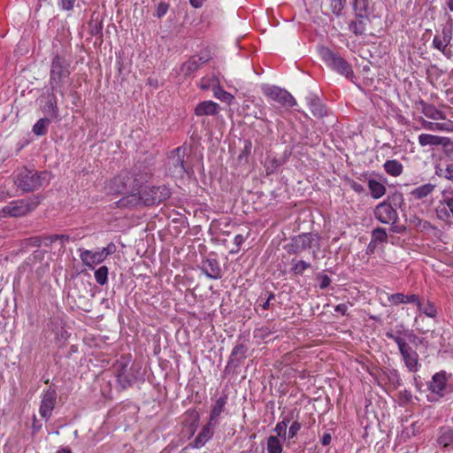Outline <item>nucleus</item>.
Wrapping results in <instances>:
<instances>
[{
    "label": "nucleus",
    "mask_w": 453,
    "mask_h": 453,
    "mask_svg": "<svg viewBox=\"0 0 453 453\" xmlns=\"http://www.w3.org/2000/svg\"><path fill=\"white\" fill-rule=\"evenodd\" d=\"M152 176L151 169L142 166V164L135 165L131 172H124L113 178L111 189L122 194L124 196L140 192L142 185Z\"/></svg>",
    "instance_id": "nucleus-1"
},
{
    "label": "nucleus",
    "mask_w": 453,
    "mask_h": 453,
    "mask_svg": "<svg viewBox=\"0 0 453 453\" xmlns=\"http://www.w3.org/2000/svg\"><path fill=\"white\" fill-rule=\"evenodd\" d=\"M171 196V191L165 185L146 186L137 194L127 195L118 201V207H134L137 205L152 206L165 202Z\"/></svg>",
    "instance_id": "nucleus-2"
},
{
    "label": "nucleus",
    "mask_w": 453,
    "mask_h": 453,
    "mask_svg": "<svg viewBox=\"0 0 453 453\" xmlns=\"http://www.w3.org/2000/svg\"><path fill=\"white\" fill-rule=\"evenodd\" d=\"M71 62L65 56L56 55L51 59L49 86L52 92L64 96L65 88L70 82Z\"/></svg>",
    "instance_id": "nucleus-3"
},
{
    "label": "nucleus",
    "mask_w": 453,
    "mask_h": 453,
    "mask_svg": "<svg viewBox=\"0 0 453 453\" xmlns=\"http://www.w3.org/2000/svg\"><path fill=\"white\" fill-rule=\"evenodd\" d=\"M50 174L26 167L19 171L14 177L15 185L24 192H33L49 183Z\"/></svg>",
    "instance_id": "nucleus-4"
},
{
    "label": "nucleus",
    "mask_w": 453,
    "mask_h": 453,
    "mask_svg": "<svg viewBox=\"0 0 453 453\" xmlns=\"http://www.w3.org/2000/svg\"><path fill=\"white\" fill-rule=\"evenodd\" d=\"M385 335L397 344L400 354L409 371L417 372L418 367V354L407 343L406 340L401 336L402 333L400 329H397L395 333L392 330L387 331Z\"/></svg>",
    "instance_id": "nucleus-5"
},
{
    "label": "nucleus",
    "mask_w": 453,
    "mask_h": 453,
    "mask_svg": "<svg viewBox=\"0 0 453 453\" xmlns=\"http://www.w3.org/2000/svg\"><path fill=\"white\" fill-rule=\"evenodd\" d=\"M320 56L326 64L334 71L349 80L354 77L351 65L340 54L334 52L328 48H322L320 50Z\"/></svg>",
    "instance_id": "nucleus-6"
},
{
    "label": "nucleus",
    "mask_w": 453,
    "mask_h": 453,
    "mask_svg": "<svg viewBox=\"0 0 453 453\" xmlns=\"http://www.w3.org/2000/svg\"><path fill=\"white\" fill-rule=\"evenodd\" d=\"M186 148L180 146L173 150L167 157L165 167L168 175L174 178H182L188 173L184 161Z\"/></svg>",
    "instance_id": "nucleus-7"
},
{
    "label": "nucleus",
    "mask_w": 453,
    "mask_h": 453,
    "mask_svg": "<svg viewBox=\"0 0 453 453\" xmlns=\"http://www.w3.org/2000/svg\"><path fill=\"white\" fill-rule=\"evenodd\" d=\"M40 202L41 200L38 196L29 197L27 200L14 201L4 207L1 213L4 216L22 217L35 210Z\"/></svg>",
    "instance_id": "nucleus-8"
},
{
    "label": "nucleus",
    "mask_w": 453,
    "mask_h": 453,
    "mask_svg": "<svg viewBox=\"0 0 453 453\" xmlns=\"http://www.w3.org/2000/svg\"><path fill=\"white\" fill-rule=\"evenodd\" d=\"M114 369L118 382L122 388L130 387L135 381L134 368V366H129V360L127 358L122 357L120 360H118Z\"/></svg>",
    "instance_id": "nucleus-9"
},
{
    "label": "nucleus",
    "mask_w": 453,
    "mask_h": 453,
    "mask_svg": "<svg viewBox=\"0 0 453 453\" xmlns=\"http://www.w3.org/2000/svg\"><path fill=\"white\" fill-rule=\"evenodd\" d=\"M262 90L267 97L278 102L283 106L293 107L296 104V101L293 96L280 87L265 85L263 86Z\"/></svg>",
    "instance_id": "nucleus-10"
},
{
    "label": "nucleus",
    "mask_w": 453,
    "mask_h": 453,
    "mask_svg": "<svg viewBox=\"0 0 453 453\" xmlns=\"http://www.w3.org/2000/svg\"><path fill=\"white\" fill-rule=\"evenodd\" d=\"M376 219L383 224L395 223L397 219L396 211L390 203L386 202L380 203L374 210Z\"/></svg>",
    "instance_id": "nucleus-11"
},
{
    "label": "nucleus",
    "mask_w": 453,
    "mask_h": 453,
    "mask_svg": "<svg viewBox=\"0 0 453 453\" xmlns=\"http://www.w3.org/2000/svg\"><path fill=\"white\" fill-rule=\"evenodd\" d=\"M200 270L210 279L219 280L222 277L221 267L219 261L215 258L208 257L203 259L201 263Z\"/></svg>",
    "instance_id": "nucleus-12"
},
{
    "label": "nucleus",
    "mask_w": 453,
    "mask_h": 453,
    "mask_svg": "<svg viewBox=\"0 0 453 453\" xmlns=\"http://www.w3.org/2000/svg\"><path fill=\"white\" fill-rule=\"evenodd\" d=\"M56 395H57L54 390L48 389L42 396L39 412L42 418H45L46 420L50 418L55 407Z\"/></svg>",
    "instance_id": "nucleus-13"
},
{
    "label": "nucleus",
    "mask_w": 453,
    "mask_h": 453,
    "mask_svg": "<svg viewBox=\"0 0 453 453\" xmlns=\"http://www.w3.org/2000/svg\"><path fill=\"white\" fill-rule=\"evenodd\" d=\"M248 347L243 343L236 344L230 354L226 369H235L247 357Z\"/></svg>",
    "instance_id": "nucleus-14"
},
{
    "label": "nucleus",
    "mask_w": 453,
    "mask_h": 453,
    "mask_svg": "<svg viewBox=\"0 0 453 453\" xmlns=\"http://www.w3.org/2000/svg\"><path fill=\"white\" fill-rule=\"evenodd\" d=\"M315 234L306 233L299 234L292 240V249L295 253H300L307 249H311L313 242L315 241Z\"/></svg>",
    "instance_id": "nucleus-15"
},
{
    "label": "nucleus",
    "mask_w": 453,
    "mask_h": 453,
    "mask_svg": "<svg viewBox=\"0 0 453 453\" xmlns=\"http://www.w3.org/2000/svg\"><path fill=\"white\" fill-rule=\"evenodd\" d=\"M207 61L208 58H206L201 56H193L181 65L180 72L185 76H190L199 68H201L203 65H204Z\"/></svg>",
    "instance_id": "nucleus-16"
},
{
    "label": "nucleus",
    "mask_w": 453,
    "mask_h": 453,
    "mask_svg": "<svg viewBox=\"0 0 453 453\" xmlns=\"http://www.w3.org/2000/svg\"><path fill=\"white\" fill-rule=\"evenodd\" d=\"M80 251L81 260L86 266L89 268H93L94 265L100 264L105 260L104 251H102V250L96 251L80 250Z\"/></svg>",
    "instance_id": "nucleus-17"
},
{
    "label": "nucleus",
    "mask_w": 453,
    "mask_h": 453,
    "mask_svg": "<svg viewBox=\"0 0 453 453\" xmlns=\"http://www.w3.org/2000/svg\"><path fill=\"white\" fill-rule=\"evenodd\" d=\"M220 106L213 101H203L195 108V114L201 116H215L219 112Z\"/></svg>",
    "instance_id": "nucleus-18"
},
{
    "label": "nucleus",
    "mask_w": 453,
    "mask_h": 453,
    "mask_svg": "<svg viewBox=\"0 0 453 453\" xmlns=\"http://www.w3.org/2000/svg\"><path fill=\"white\" fill-rule=\"evenodd\" d=\"M226 400H227V396L222 395L219 398H218L216 403L213 404V406L211 408V415H210V420H209L210 425L216 426L219 424V418L220 414L225 410Z\"/></svg>",
    "instance_id": "nucleus-19"
},
{
    "label": "nucleus",
    "mask_w": 453,
    "mask_h": 453,
    "mask_svg": "<svg viewBox=\"0 0 453 453\" xmlns=\"http://www.w3.org/2000/svg\"><path fill=\"white\" fill-rule=\"evenodd\" d=\"M57 92H50L47 96V101L43 106V111L49 116L50 119H58V108L56 97Z\"/></svg>",
    "instance_id": "nucleus-20"
},
{
    "label": "nucleus",
    "mask_w": 453,
    "mask_h": 453,
    "mask_svg": "<svg viewBox=\"0 0 453 453\" xmlns=\"http://www.w3.org/2000/svg\"><path fill=\"white\" fill-rule=\"evenodd\" d=\"M446 386V374L444 372L435 373L429 385V389L435 394L443 395Z\"/></svg>",
    "instance_id": "nucleus-21"
},
{
    "label": "nucleus",
    "mask_w": 453,
    "mask_h": 453,
    "mask_svg": "<svg viewBox=\"0 0 453 453\" xmlns=\"http://www.w3.org/2000/svg\"><path fill=\"white\" fill-rule=\"evenodd\" d=\"M213 425H210V422H208L207 425H205L201 432L198 434V435L196 437L194 441L192 442V446L194 448H200L205 444L206 441H208L213 435L212 431Z\"/></svg>",
    "instance_id": "nucleus-22"
},
{
    "label": "nucleus",
    "mask_w": 453,
    "mask_h": 453,
    "mask_svg": "<svg viewBox=\"0 0 453 453\" xmlns=\"http://www.w3.org/2000/svg\"><path fill=\"white\" fill-rule=\"evenodd\" d=\"M306 100L314 116L322 118L326 114L325 106L319 102V98L316 95L311 94L306 97Z\"/></svg>",
    "instance_id": "nucleus-23"
},
{
    "label": "nucleus",
    "mask_w": 453,
    "mask_h": 453,
    "mask_svg": "<svg viewBox=\"0 0 453 453\" xmlns=\"http://www.w3.org/2000/svg\"><path fill=\"white\" fill-rule=\"evenodd\" d=\"M419 104L421 106V111L427 118L432 119H444V114L437 110L433 104H428L424 101H420Z\"/></svg>",
    "instance_id": "nucleus-24"
},
{
    "label": "nucleus",
    "mask_w": 453,
    "mask_h": 453,
    "mask_svg": "<svg viewBox=\"0 0 453 453\" xmlns=\"http://www.w3.org/2000/svg\"><path fill=\"white\" fill-rule=\"evenodd\" d=\"M445 137L429 134H421L418 135V143L422 147L426 146H439L442 145Z\"/></svg>",
    "instance_id": "nucleus-25"
},
{
    "label": "nucleus",
    "mask_w": 453,
    "mask_h": 453,
    "mask_svg": "<svg viewBox=\"0 0 453 453\" xmlns=\"http://www.w3.org/2000/svg\"><path fill=\"white\" fill-rule=\"evenodd\" d=\"M421 127L430 131H450L453 128L451 127V123H434L425 119L421 118L419 119Z\"/></svg>",
    "instance_id": "nucleus-26"
},
{
    "label": "nucleus",
    "mask_w": 453,
    "mask_h": 453,
    "mask_svg": "<svg viewBox=\"0 0 453 453\" xmlns=\"http://www.w3.org/2000/svg\"><path fill=\"white\" fill-rule=\"evenodd\" d=\"M437 443L442 449H453V428H447L441 432L437 439Z\"/></svg>",
    "instance_id": "nucleus-27"
},
{
    "label": "nucleus",
    "mask_w": 453,
    "mask_h": 453,
    "mask_svg": "<svg viewBox=\"0 0 453 453\" xmlns=\"http://www.w3.org/2000/svg\"><path fill=\"white\" fill-rule=\"evenodd\" d=\"M51 122V119L50 118H42L40 119L32 128L33 133L37 136H42L47 134L49 126Z\"/></svg>",
    "instance_id": "nucleus-28"
},
{
    "label": "nucleus",
    "mask_w": 453,
    "mask_h": 453,
    "mask_svg": "<svg viewBox=\"0 0 453 453\" xmlns=\"http://www.w3.org/2000/svg\"><path fill=\"white\" fill-rule=\"evenodd\" d=\"M384 169L391 176H399L403 172V165L397 160H387L384 164Z\"/></svg>",
    "instance_id": "nucleus-29"
},
{
    "label": "nucleus",
    "mask_w": 453,
    "mask_h": 453,
    "mask_svg": "<svg viewBox=\"0 0 453 453\" xmlns=\"http://www.w3.org/2000/svg\"><path fill=\"white\" fill-rule=\"evenodd\" d=\"M368 188L371 191L372 196L375 199L380 198L386 193L385 186L375 180H369Z\"/></svg>",
    "instance_id": "nucleus-30"
},
{
    "label": "nucleus",
    "mask_w": 453,
    "mask_h": 453,
    "mask_svg": "<svg viewBox=\"0 0 453 453\" xmlns=\"http://www.w3.org/2000/svg\"><path fill=\"white\" fill-rule=\"evenodd\" d=\"M417 306L419 311L426 314L429 318H435L437 315V310L435 306L429 300H426L425 303L419 301Z\"/></svg>",
    "instance_id": "nucleus-31"
},
{
    "label": "nucleus",
    "mask_w": 453,
    "mask_h": 453,
    "mask_svg": "<svg viewBox=\"0 0 453 453\" xmlns=\"http://www.w3.org/2000/svg\"><path fill=\"white\" fill-rule=\"evenodd\" d=\"M434 188V185L425 184V185H422V186L415 188L411 192V195L417 199H422V198L427 196L430 193H432Z\"/></svg>",
    "instance_id": "nucleus-32"
},
{
    "label": "nucleus",
    "mask_w": 453,
    "mask_h": 453,
    "mask_svg": "<svg viewBox=\"0 0 453 453\" xmlns=\"http://www.w3.org/2000/svg\"><path fill=\"white\" fill-rule=\"evenodd\" d=\"M292 418H293V412L291 413L290 417L289 416L283 417L282 421L279 422L276 425L274 431L277 433V436H279V437L286 436L288 425L289 424V422L291 421Z\"/></svg>",
    "instance_id": "nucleus-33"
},
{
    "label": "nucleus",
    "mask_w": 453,
    "mask_h": 453,
    "mask_svg": "<svg viewBox=\"0 0 453 453\" xmlns=\"http://www.w3.org/2000/svg\"><path fill=\"white\" fill-rule=\"evenodd\" d=\"M243 143V149L238 156L239 164H246L248 162V157L252 149V142L250 140H245Z\"/></svg>",
    "instance_id": "nucleus-34"
},
{
    "label": "nucleus",
    "mask_w": 453,
    "mask_h": 453,
    "mask_svg": "<svg viewBox=\"0 0 453 453\" xmlns=\"http://www.w3.org/2000/svg\"><path fill=\"white\" fill-rule=\"evenodd\" d=\"M95 279L96 283H98L99 285H105L108 280V267L105 265L99 267L95 272Z\"/></svg>",
    "instance_id": "nucleus-35"
},
{
    "label": "nucleus",
    "mask_w": 453,
    "mask_h": 453,
    "mask_svg": "<svg viewBox=\"0 0 453 453\" xmlns=\"http://www.w3.org/2000/svg\"><path fill=\"white\" fill-rule=\"evenodd\" d=\"M267 451L268 453H281L282 447L279 439L276 436H270L267 441Z\"/></svg>",
    "instance_id": "nucleus-36"
},
{
    "label": "nucleus",
    "mask_w": 453,
    "mask_h": 453,
    "mask_svg": "<svg viewBox=\"0 0 453 453\" xmlns=\"http://www.w3.org/2000/svg\"><path fill=\"white\" fill-rule=\"evenodd\" d=\"M433 46L441 51L447 58L450 57L451 51L447 50L448 43L444 42L440 35H435L433 40Z\"/></svg>",
    "instance_id": "nucleus-37"
},
{
    "label": "nucleus",
    "mask_w": 453,
    "mask_h": 453,
    "mask_svg": "<svg viewBox=\"0 0 453 453\" xmlns=\"http://www.w3.org/2000/svg\"><path fill=\"white\" fill-rule=\"evenodd\" d=\"M214 87L215 88L212 90L213 95L218 99H220L221 101H228L233 98V96L230 93L222 89V88L219 86V81L214 82Z\"/></svg>",
    "instance_id": "nucleus-38"
},
{
    "label": "nucleus",
    "mask_w": 453,
    "mask_h": 453,
    "mask_svg": "<svg viewBox=\"0 0 453 453\" xmlns=\"http://www.w3.org/2000/svg\"><path fill=\"white\" fill-rule=\"evenodd\" d=\"M354 9L357 16L363 19L368 9V0H354Z\"/></svg>",
    "instance_id": "nucleus-39"
},
{
    "label": "nucleus",
    "mask_w": 453,
    "mask_h": 453,
    "mask_svg": "<svg viewBox=\"0 0 453 453\" xmlns=\"http://www.w3.org/2000/svg\"><path fill=\"white\" fill-rule=\"evenodd\" d=\"M441 147L442 152L445 155V157L449 160L453 161V140L445 137Z\"/></svg>",
    "instance_id": "nucleus-40"
},
{
    "label": "nucleus",
    "mask_w": 453,
    "mask_h": 453,
    "mask_svg": "<svg viewBox=\"0 0 453 453\" xmlns=\"http://www.w3.org/2000/svg\"><path fill=\"white\" fill-rule=\"evenodd\" d=\"M214 82H219V79L216 76L203 77L200 81V88L203 90H213L215 88Z\"/></svg>",
    "instance_id": "nucleus-41"
},
{
    "label": "nucleus",
    "mask_w": 453,
    "mask_h": 453,
    "mask_svg": "<svg viewBox=\"0 0 453 453\" xmlns=\"http://www.w3.org/2000/svg\"><path fill=\"white\" fill-rule=\"evenodd\" d=\"M439 213L444 214L447 218H453V197L445 200V204L438 210Z\"/></svg>",
    "instance_id": "nucleus-42"
},
{
    "label": "nucleus",
    "mask_w": 453,
    "mask_h": 453,
    "mask_svg": "<svg viewBox=\"0 0 453 453\" xmlns=\"http://www.w3.org/2000/svg\"><path fill=\"white\" fill-rule=\"evenodd\" d=\"M402 328L401 333L403 336H405L410 342L413 343L414 345L422 344L424 339L418 337L415 334H413L412 331L404 330L403 326H400Z\"/></svg>",
    "instance_id": "nucleus-43"
},
{
    "label": "nucleus",
    "mask_w": 453,
    "mask_h": 453,
    "mask_svg": "<svg viewBox=\"0 0 453 453\" xmlns=\"http://www.w3.org/2000/svg\"><path fill=\"white\" fill-rule=\"evenodd\" d=\"M435 174L440 178H444L446 180H450L451 177V164L447 165L445 168L436 165L435 166Z\"/></svg>",
    "instance_id": "nucleus-44"
},
{
    "label": "nucleus",
    "mask_w": 453,
    "mask_h": 453,
    "mask_svg": "<svg viewBox=\"0 0 453 453\" xmlns=\"http://www.w3.org/2000/svg\"><path fill=\"white\" fill-rule=\"evenodd\" d=\"M349 29L357 35H361L365 33V27L362 19L351 22Z\"/></svg>",
    "instance_id": "nucleus-45"
},
{
    "label": "nucleus",
    "mask_w": 453,
    "mask_h": 453,
    "mask_svg": "<svg viewBox=\"0 0 453 453\" xmlns=\"http://www.w3.org/2000/svg\"><path fill=\"white\" fill-rule=\"evenodd\" d=\"M372 239L375 242H386L388 241V234L384 228L378 227L372 231Z\"/></svg>",
    "instance_id": "nucleus-46"
},
{
    "label": "nucleus",
    "mask_w": 453,
    "mask_h": 453,
    "mask_svg": "<svg viewBox=\"0 0 453 453\" xmlns=\"http://www.w3.org/2000/svg\"><path fill=\"white\" fill-rule=\"evenodd\" d=\"M310 267H311V264H309L303 260H300L296 263V265L293 266L291 271L295 274L302 275L303 273V272Z\"/></svg>",
    "instance_id": "nucleus-47"
},
{
    "label": "nucleus",
    "mask_w": 453,
    "mask_h": 453,
    "mask_svg": "<svg viewBox=\"0 0 453 453\" xmlns=\"http://www.w3.org/2000/svg\"><path fill=\"white\" fill-rule=\"evenodd\" d=\"M345 2L346 0H331V9L333 13L340 15L344 7Z\"/></svg>",
    "instance_id": "nucleus-48"
},
{
    "label": "nucleus",
    "mask_w": 453,
    "mask_h": 453,
    "mask_svg": "<svg viewBox=\"0 0 453 453\" xmlns=\"http://www.w3.org/2000/svg\"><path fill=\"white\" fill-rule=\"evenodd\" d=\"M300 429H301V424L297 420L294 421L288 429V439L294 438L297 434V433Z\"/></svg>",
    "instance_id": "nucleus-49"
},
{
    "label": "nucleus",
    "mask_w": 453,
    "mask_h": 453,
    "mask_svg": "<svg viewBox=\"0 0 453 453\" xmlns=\"http://www.w3.org/2000/svg\"><path fill=\"white\" fill-rule=\"evenodd\" d=\"M405 295L395 293L388 296V301L394 304L404 303Z\"/></svg>",
    "instance_id": "nucleus-50"
},
{
    "label": "nucleus",
    "mask_w": 453,
    "mask_h": 453,
    "mask_svg": "<svg viewBox=\"0 0 453 453\" xmlns=\"http://www.w3.org/2000/svg\"><path fill=\"white\" fill-rule=\"evenodd\" d=\"M318 280H319V288L321 289L326 288L330 285V283H331V279L326 274H319V275H318Z\"/></svg>",
    "instance_id": "nucleus-51"
},
{
    "label": "nucleus",
    "mask_w": 453,
    "mask_h": 453,
    "mask_svg": "<svg viewBox=\"0 0 453 453\" xmlns=\"http://www.w3.org/2000/svg\"><path fill=\"white\" fill-rule=\"evenodd\" d=\"M442 40L446 43H449L452 38V27H444L441 31Z\"/></svg>",
    "instance_id": "nucleus-52"
},
{
    "label": "nucleus",
    "mask_w": 453,
    "mask_h": 453,
    "mask_svg": "<svg viewBox=\"0 0 453 453\" xmlns=\"http://www.w3.org/2000/svg\"><path fill=\"white\" fill-rule=\"evenodd\" d=\"M168 11V4L165 3H160L156 11V16L157 18L163 17Z\"/></svg>",
    "instance_id": "nucleus-53"
},
{
    "label": "nucleus",
    "mask_w": 453,
    "mask_h": 453,
    "mask_svg": "<svg viewBox=\"0 0 453 453\" xmlns=\"http://www.w3.org/2000/svg\"><path fill=\"white\" fill-rule=\"evenodd\" d=\"M76 0H59V4L62 9L66 11L73 10Z\"/></svg>",
    "instance_id": "nucleus-54"
},
{
    "label": "nucleus",
    "mask_w": 453,
    "mask_h": 453,
    "mask_svg": "<svg viewBox=\"0 0 453 453\" xmlns=\"http://www.w3.org/2000/svg\"><path fill=\"white\" fill-rule=\"evenodd\" d=\"M27 244L34 247H40L42 244V237L34 236L27 239Z\"/></svg>",
    "instance_id": "nucleus-55"
},
{
    "label": "nucleus",
    "mask_w": 453,
    "mask_h": 453,
    "mask_svg": "<svg viewBox=\"0 0 453 453\" xmlns=\"http://www.w3.org/2000/svg\"><path fill=\"white\" fill-rule=\"evenodd\" d=\"M116 246L114 243L111 242L106 247L102 249V251H104V257L106 258L109 255H111L115 252Z\"/></svg>",
    "instance_id": "nucleus-56"
},
{
    "label": "nucleus",
    "mask_w": 453,
    "mask_h": 453,
    "mask_svg": "<svg viewBox=\"0 0 453 453\" xmlns=\"http://www.w3.org/2000/svg\"><path fill=\"white\" fill-rule=\"evenodd\" d=\"M243 242H244V237L242 234L235 235L234 242L236 246V250H232L231 253L238 252L241 248V245L242 244Z\"/></svg>",
    "instance_id": "nucleus-57"
},
{
    "label": "nucleus",
    "mask_w": 453,
    "mask_h": 453,
    "mask_svg": "<svg viewBox=\"0 0 453 453\" xmlns=\"http://www.w3.org/2000/svg\"><path fill=\"white\" fill-rule=\"evenodd\" d=\"M419 297L417 295L405 296L404 303H416L418 305Z\"/></svg>",
    "instance_id": "nucleus-58"
},
{
    "label": "nucleus",
    "mask_w": 453,
    "mask_h": 453,
    "mask_svg": "<svg viewBox=\"0 0 453 453\" xmlns=\"http://www.w3.org/2000/svg\"><path fill=\"white\" fill-rule=\"evenodd\" d=\"M58 240V234L49 235L42 238V244L45 246H50L55 241Z\"/></svg>",
    "instance_id": "nucleus-59"
},
{
    "label": "nucleus",
    "mask_w": 453,
    "mask_h": 453,
    "mask_svg": "<svg viewBox=\"0 0 453 453\" xmlns=\"http://www.w3.org/2000/svg\"><path fill=\"white\" fill-rule=\"evenodd\" d=\"M331 440H332V436L330 434L328 433H326L324 434V435L322 436V439H321V443L324 445V446H327L330 444L331 442Z\"/></svg>",
    "instance_id": "nucleus-60"
},
{
    "label": "nucleus",
    "mask_w": 453,
    "mask_h": 453,
    "mask_svg": "<svg viewBox=\"0 0 453 453\" xmlns=\"http://www.w3.org/2000/svg\"><path fill=\"white\" fill-rule=\"evenodd\" d=\"M347 305L346 304H338L336 307H335V311L337 312H340L342 314H345L346 311H347Z\"/></svg>",
    "instance_id": "nucleus-61"
},
{
    "label": "nucleus",
    "mask_w": 453,
    "mask_h": 453,
    "mask_svg": "<svg viewBox=\"0 0 453 453\" xmlns=\"http://www.w3.org/2000/svg\"><path fill=\"white\" fill-rule=\"evenodd\" d=\"M190 4L195 8H199L203 5V0H189Z\"/></svg>",
    "instance_id": "nucleus-62"
},
{
    "label": "nucleus",
    "mask_w": 453,
    "mask_h": 453,
    "mask_svg": "<svg viewBox=\"0 0 453 453\" xmlns=\"http://www.w3.org/2000/svg\"><path fill=\"white\" fill-rule=\"evenodd\" d=\"M32 429H33V433H37L40 429H41V425H38L37 424V420H36V418L34 417V422H33V425H32Z\"/></svg>",
    "instance_id": "nucleus-63"
},
{
    "label": "nucleus",
    "mask_w": 453,
    "mask_h": 453,
    "mask_svg": "<svg viewBox=\"0 0 453 453\" xmlns=\"http://www.w3.org/2000/svg\"><path fill=\"white\" fill-rule=\"evenodd\" d=\"M57 453H72V450L69 448H62Z\"/></svg>",
    "instance_id": "nucleus-64"
}]
</instances>
